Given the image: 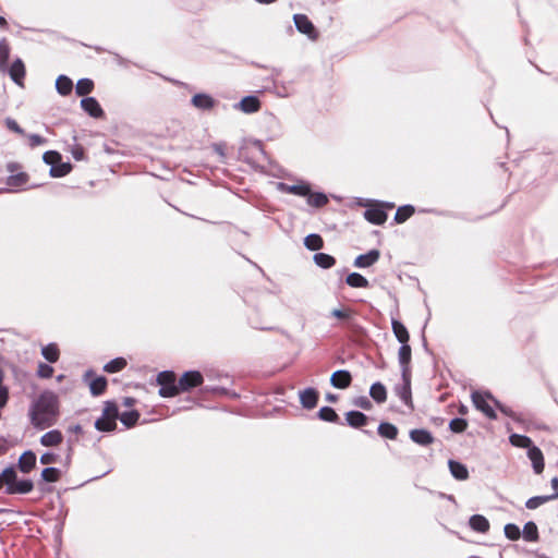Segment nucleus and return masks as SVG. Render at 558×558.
Returning <instances> with one entry per match:
<instances>
[{"mask_svg":"<svg viewBox=\"0 0 558 558\" xmlns=\"http://www.w3.org/2000/svg\"><path fill=\"white\" fill-rule=\"evenodd\" d=\"M41 478L48 483L57 482L60 478V471L52 466L46 468L41 472Z\"/></svg>","mask_w":558,"mask_h":558,"instance_id":"obj_46","label":"nucleus"},{"mask_svg":"<svg viewBox=\"0 0 558 558\" xmlns=\"http://www.w3.org/2000/svg\"><path fill=\"white\" fill-rule=\"evenodd\" d=\"M550 484L554 489V493H553V495H549L548 497H550V500H553V499L558 498V477L551 478Z\"/></svg>","mask_w":558,"mask_h":558,"instance_id":"obj_59","label":"nucleus"},{"mask_svg":"<svg viewBox=\"0 0 558 558\" xmlns=\"http://www.w3.org/2000/svg\"><path fill=\"white\" fill-rule=\"evenodd\" d=\"M57 414V398L51 392L39 396L31 410V420L34 426L45 428L52 424Z\"/></svg>","mask_w":558,"mask_h":558,"instance_id":"obj_1","label":"nucleus"},{"mask_svg":"<svg viewBox=\"0 0 558 558\" xmlns=\"http://www.w3.org/2000/svg\"><path fill=\"white\" fill-rule=\"evenodd\" d=\"M449 469L452 476L459 481H464L469 477V471L466 466L458 461L450 460Z\"/></svg>","mask_w":558,"mask_h":558,"instance_id":"obj_21","label":"nucleus"},{"mask_svg":"<svg viewBox=\"0 0 558 558\" xmlns=\"http://www.w3.org/2000/svg\"><path fill=\"white\" fill-rule=\"evenodd\" d=\"M354 405L364 409L369 410L372 408V402L368 400L367 397H359L354 400Z\"/></svg>","mask_w":558,"mask_h":558,"instance_id":"obj_55","label":"nucleus"},{"mask_svg":"<svg viewBox=\"0 0 558 558\" xmlns=\"http://www.w3.org/2000/svg\"><path fill=\"white\" fill-rule=\"evenodd\" d=\"M549 500H550V497H548V496H534L526 500L525 507L527 509L533 510V509L541 507L542 505L546 504Z\"/></svg>","mask_w":558,"mask_h":558,"instance_id":"obj_47","label":"nucleus"},{"mask_svg":"<svg viewBox=\"0 0 558 558\" xmlns=\"http://www.w3.org/2000/svg\"><path fill=\"white\" fill-rule=\"evenodd\" d=\"M411 439L418 445H429L433 441V436L426 429H413L410 433Z\"/></svg>","mask_w":558,"mask_h":558,"instance_id":"obj_25","label":"nucleus"},{"mask_svg":"<svg viewBox=\"0 0 558 558\" xmlns=\"http://www.w3.org/2000/svg\"><path fill=\"white\" fill-rule=\"evenodd\" d=\"M293 21L296 29L306 35L310 39L315 40L317 38L316 29L313 23L304 14H294Z\"/></svg>","mask_w":558,"mask_h":558,"instance_id":"obj_5","label":"nucleus"},{"mask_svg":"<svg viewBox=\"0 0 558 558\" xmlns=\"http://www.w3.org/2000/svg\"><path fill=\"white\" fill-rule=\"evenodd\" d=\"M122 424H124L126 427H132L136 424L140 414L136 411H128L123 412L121 415L118 416Z\"/></svg>","mask_w":558,"mask_h":558,"instance_id":"obj_43","label":"nucleus"},{"mask_svg":"<svg viewBox=\"0 0 558 558\" xmlns=\"http://www.w3.org/2000/svg\"><path fill=\"white\" fill-rule=\"evenodd\" d=\"M43 159L47 165H51V167H53L60 162L61 156L54 150H49L44 154Z\"/></svg>","mask_w":558,"mask_h":558,"instance_id":"obj_50","label":"nucleus"},{"mask_svg":"<svg viewBox=\"0 0 558 558\" xmlns=\"http://www.w3.org/2000/svg\"><path fill=\"white\" fill-rule=\"evenodd\" d=\"M9 449V445H8V440L0 436V456H2L3 453H5Z\"/></svg>","mask_w":558,"mask_h":558,"instance_id":"obj_61","label":"nucleus"},{"mask_svg":"<svg viewBox=\"0 0 558 558\" xmlns=\"http://www.w3.org/2000/svg\"><path fill=\"white\" fill-rule=\"evenodd\" d=\"M379 251L371 250L366 254L359 255L354 260V266L359 268L369 267L379 259Z\"/></svg>","mask_w":558,"mask_h":558,"instance_id":"obj_10","label":"nucleus"},{"mask_svg":"<svg viewBox=\"0 0 558 558\" xmlns=\"http://www.w3.org/2000/svg\"><path fill=\"white\" fill-rule=\"evenodd\" d=\"M304 245L311 251H318L324 246V241L320 235L312 233L305 236Z\"/></svg>","mask_w":558,"mask_h":558,"instance_id":"obj_32","label":"nucleus"},{"mask_svg":"<svg viewBox=\"0 0 558 558\" xmlns=\"http://www.w3.org/2000/svg\"><path fill=\"white\" fill-rule=\"evenodd\" d=\"M278 189L288 194H294L298 196H306L310 194V185L306 183L289 185L286 183H278Z\"/></svg>","mask_w":558,"mask_h":558,"instance_id":"obj_15","label":"nucleus"},{"mask_svg":"<svg viewBox=\"0 0 558 558\" xmlns=\"http://www.w3.org/2000/svg\"><path fill=\"white\" fill-rule=\"evenodd\" d=\"M255 1L258 3H263V4H270V3L276 2L277 0H255Z\"/></svg>","mask_w":558,"mask_h":558,"instance_id":"obj_64","label":"nucleus"},{"mask_svg":"<svg viewBox=\"0 0 558 558\" xmlns=\"http://www.w3.org/2000/svg\"><path fill=\"white\" fill-rule=\"evenodd\" d=\"M414 214V207L411 205L400 206L395 215V220L398 223L404 222Z\"/></svg>","mask_w":558,"mask_h":558,"instance_id":"obj_36","label":"nucleus"},{"mask_svg":"<svg viewBox=\"0 0 558 558\" xmlns=\"http://www.w3.org/2000/svg\"><path fill=\"white\" fill-rule=\"evenodd\" d=\"M81 106L84 111L94 118H100L104 114L99 102L94 97L83 98L81 100Z\"/></svg>","mask_w":558,"mask_h":558,"instance_id":"obj_12","label":"nucleus"},{"mask_svg":"<svg viewBox=\"0 0 558 558\" xmlns=\"http://www.w3.org/2000/svg\"><path fill=\"white\" fill-rule=\"evenodd\" d=\"M192 104L198 109L207 110L214 107L215 100L207 94H196L192 97Z\"/></svg>","mask_w":558,"mask_h":558,"instance_id":"obj_19","label":"nucleus"},{"mask_svg":"<svg viewBox=\"0 0 558 558\" xmlns=\"http://www.w3.org/2000/svg\"><path fill=\"white\" fill-rule=\"evenodd\" d=\"M126 366V361L123 357H117L107 363L104 369L108 373H117L122 371Z\"/></svg>","mask_w":558,"mask_h":558,"instance_id":"obj_44","label":"nucleus"},{"mask_svg":"<svg viewBox=\"0 0 558 558\" xmlns=\"http://www.w3.org/2000/svg\"><path fill=\"white\" fill-rule=\"evenodd\" d=\"M5 125L9 130H11L12 132H15L17 134H24V131L23 129L20 128V125L17 124V122L11 118H7L5 119Z\"/></svg>","mask_w":558,"mask_h":558,"instance_id":"obj_54","label":"nucleus"},{"mask_svg":"<svg viewBox=\"0 0 558 558\" xmlns=\"http://www.w3.org/2000/svg\"><path fill=\"white\" fill-rule=\"evenodd\" d=\"M9 399L8 388H0V410L5 407Z\"/></svg>","mask_w":558,"mask_h":558,"instance_id":"obj_58","label":"nucleus"},{"mask_svg":"<svg viewBox=\"0 0 558 558\" xmlns=\"http://www.w3.org/2000/svg\"><path fill=\"white\" fill-rule=\"evenodd\" d=\"M106 386H107V380L105 377H97L89 383V389H90L92 395H94V396L101 395L105 391Z\"/></svg>","mask_w":558,"mask_h":558,"instance_id":"obj_40","label":"nucleus"},{"mask_svg":"<svg viewBox=\"0 0 558 558\" xmlns=\"http://www.w3.org/2000/svg\"><path fill=\"white\" fill-rule=\"evenodd\" d=\"M244 113H254L259 110L260 102L256 96H246L235 105Z\"/></svg>","mask_w":558,"mask_h":558,"instance_id":"obj_9","label":"nucleus"},{"mask_svg":"<svg viewBox=\"0 0 558 558\" xmlns=\"http://www.w3.org/2000/svg\"><path fill=\"white\" fill-rule=\"evenodd\" d=\"M331 315L341 320H349L354 316V312L350 308H335Z\"/></svg>","mask_w":558,"mask_h":558,"instance_id":"obj_49","label":"nucleus"},{"mask_svg":"<svg viewBox=\"0 0 558 558\" xmlns=\"http://www.w3.org/2000/svg\"><path fill=\"white\" fill-rule=\"evenodd\" d=\"M72 155L76 160H82L84 153L81 147H77V148L73 149Z\"/></svg>","mask_w":558,"mask_h":558,"instance_id":"obj_62","label":"nucleus"},{"mask_svg":"<svg viewBox=\"0 0 558 558\" xmlns=\"http://www.w3.org/2000/svg\"><path fill=\"white\" fill-rule=\"evenodd\" d=\"M318 395L315 389L307 388L300 392V401L305 409H313L316 407Z\"/></svg>","mask_w":558,"mask_h":558,"instance_id":"obj_17","label":"nucleus"},{"mask_svg":"<svg viewBox=\"0 0 558 558\" xmlns=\"http://www.w3.org/2000/svg\"><path fill=\"white\" fill-rule=\"evenodd\" d=\"M449 427L453 433H461L468 427V423L464 418H453L449 423Z\"/></svg>","mask_w":558,"mask_h":558,"instance_id":"obj_52","label":"nucleus"},{"mask_svg":"<svg viewBox=\"0 0 558 558\" xmlns=\"http://www.w3.org/2000/svg\"><path fill=\"white\" fill-rule=\"evenodd\" d=\"M28 181V175L25 172H19L16 174H11L7 179V184L10 187L19 189L25 185Z\"/></svg>","mask_w":558,"mask_h":558,"instance_id":"obj_31","label":"nucleus"},{"mask_svg":"<svg viewBox=\"0 0 558 558\" xmlns=\"http://www.w3.org/2000/svg\"><path fill=\"white\" fill-rule=\"evenodd\" d=\"M203 383V376L197 371L185 372L179 379L180 391H186L193 387H197Z\"/></svg>","mask_w":558,"mask_h":558,"instance_id":"obj_6","label":"nucleus"},{"mask_svg":"<svg viewBox=\"0 0 558 558\" xmlns=\"http://www.w3.org/2000/svg\"><path fill=\"white\" fill-rule=\"evenodd\" d=\"M520 534H521L520 529L515 524H512V523L506 524L505 535L509 539L515 541L520 537Z\"/></svg>","mask_w":558,"mask_h":558,"instance_id":"obj_51","label":"nucleus"},{"mask_svg":"<svg viewBox=\"0 0 558 558\" xmlns=\"http://www.w3.org/2000/svg\"><path fill=\"white\" fill-rule=\"evenodd\" d=\"M307 196V204L313 207H323L327 204L328 198L324 193H311Z\"/></svg>","mask_w":558,"mask_h":558,"instance_id":"obj_38","label":"nucleus"},{"mask_svg":"<svg viewBox=\"0 0 558 558\" xmlns=\"http://www.w3.org/2000/svg\"><path fill=\"white\" fill-rule=\"evenodd\" d=\"M495 405H496V407H497V408H498V409H499L504 414H506V415H508V416H513V412H512L509 408H507V407L502 405L501 403H499L497 400L495 401Z\"/></svg>","mask_w":558,"mask_h":558,"instance_id":"obj_60","label":"nucleus"},{"mask_svg":"<svg viewBox=\"0 0 558 558\" xmlns=\"http://www.w3.org/2000/svg\"><path fill=\"white\" fill-rule=\"evenodd\" d=\"M10 56V47L5 39L0 41V71H7V61Z\"/></svg>","mask_w":558,"mask_h":558,"instance_id":"obj_42","label":"nucleus"},{"mask_svg":"<svg viewBox=\"0 0 558 558\" xmlns=\"http://www.w3.org/2000/svg\"><path fill=\"white\" fill-rule=\"evenodd\" d=\"M41 353L44 357L49 361L50 363L57 362L59 359V350L56 344L50 343L43 348Z\"/></svg>","mask_w":558,"mask_h":558,"instance_id":"obj_41","label":"nucleus"},{"mask_svg":"<svg viewBox=\"0 0 558 558\" xmlns=\"http://www.w3.org/2000/svg\"><path fill=\"white\" fill-rule=\"evenodd\" d=\"M352 376L350 372L340 369L335 372L330 377V384L338 389H345L351 385Z\"/></svg>","mask_w":558,"mask_h":558,"instance_id":"obj_8","label":"nucleus"},{"mask_svg":"<svg viewBox=\"0 0 558 558\" xmlns=\"http://www.w3.org/2000/svg\"><path fill=\"white\" fill-rule=\"evenodd\" d=\"M470 526L472 530L481 533H486L489 530V522L488 520L481 515V514H474L470 518Z\"/></svg>","mask_w":558,"mask_h":558,"instance_id":"obj_23","label":"nucleus"},{"mask_svg":"<svg viewBox=\"0 0 558 558\" xmlns=\"http://www.w3.org/2000/svg\"><path fill=\"white\" fill-rule=\"evenodd\" d=\"M28 140H29V145L32 147H36V146H39V145H43L46 143V140L37 134L29 135Z\"/></svg>","mask_w":558,"mask_h":558,"instance_id":"obj_57","label":"nucleus"},{"mask_svg":"<svg viewBox=\"0 0 558 558\" xmlns=\"http://www.w3.org/2000/svg\"><path fill=\"white\" fill-rule=\"evenodd\" d=\"M72 167L69 162L57 163L51 167L50 174L54 178H60L66 175L71 171Z\"/></svg>","mask_w":558,"mask_h":558,"instance_id":"obj_45","label":"nucleus"},{"mask_svg":"<svg viewBox=\"0 0 558 558\" xmlns=\"http://www.w3.org/2000/svg\"><path fill=\"white\" fill-rule=\"evenodd\" d=\"M509 440L512 446L520 447V448H532V440L527 436L519 435V434H512L509 437Z\"/></svg>","mask_w":558,"mask_h":558,"instance_id":"obj_37","label":"nucleus"},{"mask_svg":"<svg viewBox=\"0 0 558 558\" xmlns=\"http://www.w3.org/2000/svg\"><path fill=\"white\" fill-rule=\"evenodd\" d=\"M94 88V83L89 78H81L77 81L75 92L78 96L88 95Z\"/></svg>","mask_w":558,"mask_h":558,"instance_id":"obj_34","label":"nucleus"},{"mask_svg":"<svg viewBox=\"0 0 558 558\" xmlns=\"http://www.w3.org/2000/svg\"><path fill=\"white\" fill-rule=\"evenodd\" d=\"M119 416L118 408L114 403L107 402L102 414L95 422V427L100 432H111L117 427L116 420Z\"/></svg>","mask_w":558,"mask_h":558,"instance_id":"obj_2","label":"nucleus"},{"mask_svg":"<svg viewBox=\"0 0 558 558\" xmlns=\"http://www.w3.org/2000/svg\"><path fill=\"white\" fill-rule=\"evenodd\" d=\"M398 360L401 366L402 377H407V375L411 374V347L409 343L401 344L398 352Z\"/></svg>","mask_w":558,"mask_h":558,"instance_id":"obj_7","label":"nucleus"},{"mask_svg":"<svg viewBox=\"0 0 558 558\" xmlns=\"http://www.w3.org/2000/svg\"><path fill=\"white\" fill-rule=\"evenodd\" d=\"M56 88L59 94L65 96L71 93L73 83L68 76L60 75L56 81Z\"/></svg>","mask_w":558,"mask_h":558,"instance_id":"obj_30","label":"nucleus"},{"mask_svg":"<svg viewBox=\"0 0 558 558\" xmlns=\"http://www.w3.org/2000/svg\"><path fill=\"white\" fill-rule=\"evenodd\" d=\"M525 541L535 542L538 538V530L534 522L530 521L524 524L522 531Z\"/></svg>","mask_w":558,"mask_h":558,"instance_id":"obj_33","label":"nucleus"},{"mask_svg":"<svg viewBox=\"0 0 558 558\" xmlns=\"http://www.w3.org/2000/svg\"><path fill=\"white\" fill-rule=\"evenodd\" d=\"M36 464V454L33 451H25L19 459V468L23 473H28Z\"/></svg>","mask_w":558,"mask_h":558,"instance_id":"obj_18","label":"nucleus"},{"mask_svg":"<svg viewBox=\"0 0 558 558\" xmlns=\"http://www.w3.org/2000/svg\"><path fill=\"white\" fill-rule=\"evenodd\" d=\"M157 383L161 386L159 395L165 398L174 397L180 392L173 372L165 371L158 374Z\"/></svg>","mask_w":558,"mask_h":558,"instance_id":"obj_3","label":"nucleus"},{"mask_svg":"<svg viewBox=\"0 0 558 558\" xmlns=\"http://www.w3.org/2000/svg\"><path fill=\"white\" fill-rule=\"evenodd\" d=\"M347 423L352 427H361L364 426L367 422V417L365 414L359 411H350L345 414Z\"/></svg>","mask_w":558,"mask_h":558,"instance_id":"obj_27","label":"nucleus"},{"mask_svg":"<svg viewBox=\"0 0 558 558\" xmlns=\"http://www.w3.org/2000/svg\"><path fill=\"white\" fill-rule=\"evenodd\" d=\"M313 259L318 267L324 269L331 268L336 264V259L326 253H316Z\"/></svg>","mask_w":558,"mask_h":558,"instance_id":"obj_29","label":"nucleus"},{"mask_svg":"<svg viewBox=\"0 0 558 558\" xmlns=\"http://www.w3.org/2000/svg\"><path fill=\"white\" fill-rule=\"evenodd\" d=\"M392 331L401 344L408 343L410 336L407 327L399 320L392 319L391 322Z\"/></svg>","mask_w":558,"mask_h":558,"instance_id":"obj_22","label":"nucleus"},{"mask_svg":"<svg viewBox=\"0 0 558 558\" xmlns=\"http://www.w3.org/2000/svg\"><path fill=\"white\" fill-rule=\"evenodd\" d=\"M378 434L381 437H386L388 439H395L398 435V429L395 425L390 423H380L378 426Z\"/></svg>","mask_w":558,"mask_h":558,"instance_id":"obj_35","label":"nucleus"},{"mask_svg":"<svg viewBox=\"0 0 558 558\" xmlns=\"http://www.w3.org/2000/svg\"><path fill=\"white\" fill-rule=\"evenodd\" d=\"M53 374V368L45 363H40L38 366V375L43 378H49Z\"/></svg>","mask_w":558,"mask_h":558,"instance_id":"obj_53","label":"nucleus"},{"mask_svg":"<svg viewBox=\"0 0 558 558\" xmlns=\"http://www.w3.org/2000/svg\"><path fill=\"white\" fill-rule=\"evenodd\" d=\"M318 416L320 420L326 422H336L338 420V415L332 408L324 407L319 410Z\"/></svg>","mask_w":558,"mask_h":558,"instance_id":"obj_48","label":"nucleus"},{"mask_svg":"<svg viewBox=\"0 0 558 558\" xmlns=\"http://www.w3.org/2000/svg\"><path fill=\"white\" fill-rule=\"evenodd\" d=\"M364 217L374 225H383L387 220V214L381 207L375 206L365 210Z\"/></svg>","mask_w":558,"mask_h":558,"instance_id":"obj_14","label":"nucleus"},{"mask_svg":"<svg viewBox=\"0 0 558 558\" xmlns=\"http://www.w3.org/2000/svg\"><path fill=\"white\" fill-rule=\"evenodd\" d=\"M403 385L397 388V395L399 398L410 408H413L412 396H411V374L407 377H402Z\"/></svg>","mask_w":558,"mask_h":558,"instance_id":"obj_16","label":"nucleus"},{"mask_svg":"<svg viewBox=\"0 0 558 558\" xmlns=\"http://www.w3.org/2000/svg\"><path fill=\"white\" fill-rule=\"evenodd\" d=\"M471 398L478 411L483 412L488 418H496V413L489 404V401L495 403L496 400L489 392L473 391Z\"/></svg>","mask_w":558,"mask_h":558,"instance_id":"obj_4","label":"nucleus"},{"mask_svg":"<svg viewBox=\"0 0 558 558\" xmlns=\"http://www.w3.org/2000/svg\"><path fill=\"white\" fill-rule=\"evenodd\" d=\"M63 436L61 432L53 429L44 434L40 438V444L46 447L58 446L61 444Z\"/></svg>","mask_w":558,"mask_h":558,"instance_id":"obj_20","label":"nucleus"},{"mask_svg":"<svg viewBox=\"0 0 558 558\" xmlns=\"http://www.w3.org/2000/svg\"><path fill=\"white\" fill-rule=\"evenodd\" d=\"M57 461H58V457L51 452H46V453L41 454V457H40V462L43 464H52V463H56Z\"/></svg>","mask_w":558,"mask_h":558,"instance_id":"obj_56","label":"nucleus"},{"mask_svg":"<svg viewBox=\"0 0 558 558\" xmlns=\"http://www.w3.org/2000/svg\"><path fill=\"white\" fill-rule=\"evenodd\" d=\"M527 457L532 462L533 470L536 474H541L544 471V456L539 448L536 446L527 450Z\"/></svg>","mask_w":558,"mask_h":558,"instance_id":"obj_11","label":"nucleus"},{"mask_svg":"<svg viewBox=\"0 0 558 558\" xmlns=\"http://www.w3.org/2000/svg\"><path fill=\"white\" fill-rule=\"evenodd\" d=\"M34 485L31 480L17 481L14 486L7 487V493L10 495L14 494H27L33 489Z\"/></svg>","mask_w":558,"mask_h":558,"instance_id":"obj_24","label":"nucleus"},{"mask_svg":"<svg viewBox=\"0 0 558 558\" xmlns=\"http://www.w3.org/2000/svg\"><path fill=\"white\" fill-rule=\"evenodd\" d=\"M5 72L9 73L12 81H14L17 85H22V80L24 78V75H25V66L21 59H16L11 64L10 68L7 66Z\"/></svg>","mask_w":558,"mask_h":558,"instance_id":"obj_13","label":"nucleus"},{"mask_svg":"<svg viewBox=\"0 0 558 558\" xmlns=\"http://www.w3.org/2000/svg\"><path fill=\"white\" fill-rule=\"evenodd\" d=\"M345 282L352 288H367L369 286L368 280L359 272L348 275Z\"/></svg>","mask_w":558,"mask_h":558,"instance_id":"obj_28","label":"nucleus"},{"mask_svg":"<svg viewBox=\"0 0 558 558\" xmlns=\"http://www.w3.org/2000/svg\"><path fill=\"white\" fill-rule=\"evenodd\" d=\"M369 396L377 402L384 403L387 400V390L386 387L377 381L371 386Z\"/></svg>","mask_w":558,"mask_h":558,"instance_id":"obj_26","label":"nucleus"},{"mask_svg":"<svg viewBox=\"0 0 558 558\" xmlns=\"http://www.w3.org/2000/svg\"><path fill=\"white\" fill-rule=\"evenodd\" d=\"M0 478L3 480V485L5 488L9 486H14L17 482L16 472L13 468H7L0 474Z\"/></svg>","mask_w":558,"mask_h":558,"instance_id":"obj_39","label":"nucleus"},{"mask_svg":"<svg viewBox=\"0 0 558 558\" xmlns=\"http://www.w3.org/2000/svg\"><path fill=\"white\" fill-rule=\"evenodd\" d=\"M16 169H17V165L16 163H9L8 165V170L10 172H14Z\"/></svg>","mask_w":558,"mask_h":558,"instance_id":"obj_63","label":"nucleus"}]
</instances>
